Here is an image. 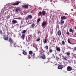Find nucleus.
<instances>
[{
  "instance_id": "nucleus-34",
  "label": "nucleus",
  "mask_w": 76,
  "mask_h": 76,
  "mask_svg": "<svg viewBox=\"0 0 76 76\" xmlns=\"http://www.w3.org/2000/svg\"><path fill=\"white\" fill-rule=\"evenodd\" d=\"M0 34H2V31L0 29Z\"/></svg>"
},
{
  "instance_id": "nucleus-39",
  "label": "nucleus",
  "mask_w": 76,
  "mask_h": 76,
  "mask_svg": "<svg viewBox=\"0 0 76 76\" xmlns=\"http://www.w3.org/2000/svg\"><path fill=\"white\" fill-rule=\"evenodd\" d=\"M56 17V15H54L53 16V18H54Z\"/></svg>"
},
{
  "instance_id": "nucleus-36",
  "label": "nucleus",
  "mask_w": 76,
  "mask_h": 76,
  "mask_svg": "<svg viewBox=\"0 0 76 76\" xmlns=\"http://www.w3.org/2000/svg\"><path fill=\"white\" fill-rule=\"evenodd\" d=\"M16 19H20H20H21V18L19 17V18H16Z\"/></svg>"
},
{
  "instance_id": "nucleus-44",
  "label": "nucleus",
  "mask_w": 76,
  "mask_h": 76,
  "mask_svg": "<svg viewBox=\"0 0 76 76\" xmlns=\"http://www.w3.org/2000/svg\"><path fill=\"white\" fill-rule=\"evenodd\" d=\"M75 36H75V37H76V34L75 35Z\"/></svg>"
},
{
  "instance_id": "nucleus-37",
  "label": "nucleus",
  "mask_w": 76,
  "mask_h": 76,
  "mask_svg": "<svg viewBox=\"0 0 76 76\" xmlns=\"http://www.w3.org/2000/svg\"><path fill=\"white\" fill-rule=\"evenodd\" d=\"M56 58H57V59H59L60 58H59L58 57V56H56Z\"/></svg>"
},
{
  "instance_id": "nucleus-40",
  "label": "nucleus",
  "mask_w": 76,
  "mask_h": 76,
  "mask_svg": "<svg viewBox=\"0 0 76 76\" xmlns=\"http://www.w3.org/2000/svg\"><path fill=\"white\" fill-rule=\"evenodd\" d=\"M32 37V35H29L28 37Z\"/></svg>"
},
{
  "instance_id": "nucleus-22",
  "label": "nucleus",
  "mask_w": 76,
  "mask_h": 76,
  "mask_svg": "<svg viewBox=\"0 0 76 76\" xmlns=\"http://www.w3.org/2000/svg\"><path fill=\"white\" fill-rule=\"evenodd\" d=\"M26 31L25 30H24L21 31V33H22V34H25V33H26Z\"/></svg>"
},
{
  "instance_id": "nucleus-29",
  "label": "nucleus",
  "mask_w": 76,
  "mask_h": 76,
  "mask_svg": "<svg viewBox=\"0 0 76 76\" xmlns=\"http://www.w3.org/2000/svg\"><path fill=\"white\" fill-rule=\"evenodd\" d=\"M53 52V50L52 49H50L49 50V53H51Z\"/></svg>"
},
{
  "instance_id": "nucleus-35",
  "label": "nucleus",
  "mask_w": 76,
  "mask_h": 76,
  "mask_svg": "<svg viewBox=\"0 0 76 76\" xmlns=\"http://www.w3.org/2000/svg\"><path fill=\"white\" fill-rule=\"evenodd\" d=\"M40 40V39H37V40L36 41H39Z\"/></svg>"
},
{
  "instance_id": "nucleus-41",
  "label": "nucleus",
  "mask_w": 76,
  "mask_h": 76,
  "mask_svg": "<svg viewBox=\"0 0 76 76\" xmlns=\"http://www.w3.org/2000/svg\"><path fill=\"white\" fill-rule=\"evenodd\" d=\"M33 56H35V53H33Z\"/></svg>"
},
{
  "instance_id": "nucleus-3",
  "label": "nucleus",
  "mask_w": 76,
  "mask_h": 76,
  "mask_svg": "<svg viewBox=\"0 0 76 76\" xmlns=\"http://www.w3.org/2000/svg\"><path fill=\"white\" fill-rule=\"evenodd\" d=\"M67 71H71L72 70V67L70 66H68L67 68Z\"/></svg>"
},
{
  "instance_id": "nucleus-26",
  "label": "nucleus",
  "mask_w": 76,
  "mask_h": 76,
  "mask_svg": "<svg viewBox=\"0 0 76 76\" xmlns=\"http://www.w3.org/2000/svg\"><path fill=\"white\" fill-rule=\"evenodd\" d=\"M45 48L46 49V50H48V45H46V46H45Z\"/></svg>"
},
{
  "instance_id": "nucleus-1",
  "label": "nucleus",
  "mask_w": 76,
  "mask_h": 76,
  "mask_svg": "<svg viewBox=\"0 0 76 76\" xmlns=\"http://www.w3.org/2000/svg\"><path fill=\"white\" fill-rule=\"evenodd\" d=\"M42 14L43 16H44L45 14V12L44 11H42V12H39L38 13V15H41Z\"/></svg>"
},
{
  "instance_id": "nucleus-30",
  "label": "nucleus",
  "mask_w": 76,
  "mask_h": 76,
  "mask_svg": "<svg viewBox=\"0 0 76 76\" xmlns=\"http://www.w3.org/2000/svg\"><path fill=\"white\" fill-rule=\"evenodd\" d=\"M66 54L68 56H70V53L67 52L66 53Z\"/></svg>"
},
{
  "instance_id": "nucleus-8",
  "label": "nucleus",
  "mask_w": 76,
  "mask_h": 76,
  "mask_svg": "<svg viewBox=\"0 0 76 76\" xmlns=\"http://www.w3.org/2000/svg\"><path fill=\"white\" fill-rule=\"evenodd\" d=\"M69 31L70 32H72V33H75V31L72 28H69Z\"/></svg>"
},
{
  "instance_id": "nucleus-28",
  "label": "nucleus",
  "mask_w": 76,
  "mask_h": 76,
  "mask_svg": "<svg viewBox=\"0 0 76 76\" xmlns=\"http://www.w3.org/2000/svg\"><path fill=\"white\" fill-rule=\"evenodd\" d=\"M68 43H69V44H72V43H71V42H70V40H69V39H68Z\"/></svg>"
},
{
  "instance_id": "nucleus-20",
  "label": "nucleus",
  "mask_w": 76,
  "mask_h": 76,
  "mask_svg": "<svg viewBox=\"0 0 76 76\" xmlns=\"http://www.w3.org/2000/svg\"><path fill=\"white\" fill-rule=\"evenodd\" d=\"M19 2H18L16 3H14L13 4V6H16V5H18L19 4Z\"/></svg>"
},
{
  "instance_id": "nucleus-31",
  "label": "nucleus",
  "mask_w": 76,
  "mask_h": 76,
  "mask_svg": "<svg viewBox=\"0 0 76 76\" xmlns=\"http://www.w3.org/2000/svg\"><path fill=\"white\" fill-rule=\"evenodd\" d=\"M40 20H41V19L38 18L37 20V22H39V21H40Z\"/></svg>"
},
{
  "instance_id": "nucleus-10",
  "label": "nucleus",
  "mask_w": 76,
  "mask_h": 76,
  "mask_svg": "<svg viewBox=\"0 0 76 76\" xmlns=\"http://www.w3.org/2000/svg\"><path fill=\"white\" fill-rule=\"evenodd\" d=\"M32 18V16L31 15H28V18L26 19V20H28V19H31Z\"/></svg>"
},
{
  "instance_id": "nucleus-24",
  "label": "nucleus",
  "mask_w": 76,
  "mask_h": 76,
  "mask_svg": "<svg viewBox=\"0 0 76 76\" xmlns=\"http://www.w3.org/2000/svg\"><path fill=\"white\" fill-rule=\"evenodd\" d=\"M56 50H57V51H60V48H58V47H57L56 48Z\"/></svg>"
},
{
  "instance_id": "nucleus-45",
  "label": "nucleus",
  "mask_w": 76,
  "mask_h": 76,
  "mask_svg": "<svg viewBox=\"0 0 76 76\" xmlns=\"http://www.w3.org/2000/svg\"><path fill=\"white\" fill-rule=\"evenodd\" d=\"M61 45V43L60 44Z\"/></svg>"
},
{
  "instance_id": "nucleus-9",
  "label": "nucleus",
  "mask_w": 76,
  "mask_h": 76,
  "mask_svg": "<svg viewBox=\"0 0 76 76\" xmlns=\"http://www.w3.org/2000/svg\"><path fill=\"white\" fill-rule=\"evenodd\" d=\"M40 57H41V58H42V59H43V60H45V55L43 54L42 56Z\"/></svg>"
},
{
  "instance_id": "nucleus-11",
  "label": "nucleus",
  "mask_w": 76,
  "mask_h": 76,
  "mask_svg": "<svg viewBox=\"0 0 76 76\" xmlns=\"http://www.w3.org/2000/svg\"><path fill=\"white\" fill-rule=\"evenodd\" d=\"M9 42L10 43H12L13 42V39L11 38H10L9 39Z\"/></svg>"
},
{
  "instance_id": "nucleus-6",
  "label": "nucleus",
  "mask_w": 76,
  "mask_h": 76,
  "mask_svg": "<svg viewBox=\"0 0 76 76\" xmlns=\"http://www.w3.org/2000/svg\"><path fill=\"white\" fill-rule=\"evenodd\" d=\"M64 20H61L59 22V24H60L61 25H63L64 24Z\"/></svg>"
},
{
  "instance_id": "nucleus-27",
  "label": "nucleus",
  "mask_w": 76,
  "mask_h": 76,
  "mask_svg": "<svg viewBox=\"0 0 76 76\" xmlns=\"http://www.w3.org/2000/svg\"><path fill=\"white\" fill-rule=\"evenodd\" d=\"M66 35H70V33L67 31L66 32Z\"/></svg>"
},
{
  "instance_id": "nucleus-18",
  "label": "nucleus",
  "mask_w": 76,
  "mask_h": 76,
  "mask_svg": "<svg viewBox=\"0 0 76 76\" xmlns=\"http://www.w3.org/2000/svg\"><path fill=\"white\" fill-rule=\"evenodd\" d=\"M35 26V23H33L31 25V27H32V28L33 29H34V26Z\"/></svg>"
},
{
  "instance_id": "nucleus-2",
  "label": "nucleus",
  "mask_w": 76,
  "mask_h": 76,
  "mask_svg": "<svg viewBox=\"0 0 76 76\" xmlns=\"http://www.w3.org/2000/svg\"><path fill=\"white\" fill-rule=\"evenodd\" d=\"M64 67H63V65H60L58 66V69H62Z\"/></svg>"
},
{
  "instance_id": "nucleus-12",
  "label": "nucleus",
  "mask_w": 76,
  "mask_h": 76,
  "mask_svg": "<svg viewBox=\"0 0 76 76\" xmlns=\"http://www.w3.org/2000/svg\"><path fill=\"white\" fill-rule=\"evenodd\" d=\"M15 11L16 12H18L20 11V8L19 7H17L15 9Z\"/></svg>"
},
{
  "instance_id": "nucleus-43",
  "label": "nucleus",
  "mask_w": 76,
  "mask_h": 76,
  "mask_svg": "<svg viewBox=\"0 0 76 76\" xmlns=\"http://www.w3.org/2000/svg\"><path fill=\"white\" fill-rule=\"evenodd\" d=\"M22 23H21V24H22Z\"/></svg>"
},
{
  "instance_id": "nucleus-46",
  "label": "nucleus",
  "mask_w": 76,
  "mask_h": 76,
  "mask_svg": "<svg viewBox=\"0 0 76 76\" xmlns=\"http://www.w3.org/2000/svg\"><path fill=\"white\" fill-rule=\"evenodd\" d=\"M28 56H30L29 55H28Z\"/></svg>"
},
{
  "instance_id": "nucleus-5",
  "label": "nucleus",
  "mask_w": 76,
  "mask_h": 76,
  "mask_svg": "<svg viewBox=\"0 0 76 76\" xmlns=\"http://www.w3.org/2000/svg\"><path fill=\"white\" fill-rule=\"evenodd\" d=\"M12 24H15L18 23V21L16 20H15L14 19H13L12 20Z\"/></svg>"
},
{
  "instance_id": "nucleus-21",
  "label": "nucleus",
  "mask_w": 76,
  "mask_h": 76,
  "mask_svg": "<svg viewBox=\"0 0 76 76\" xmlns=\"http://www.w3.org/2000/svg\"><path fill=\"white\" fill-rule=\"evenodd\" d=\"M43 41L44 44H45V43H47V39H45Z\"/></svg>"
},
{
  "instance_id": "nucleus-33",
  "label": "nucleus",
  "mask_w": 76,
  "mask_h": 76,
  "mask_svg": "<svg viewBox=\"0 0 76 76\" xmlns=\"http://www.w3.org/2000/svg\"><path fill=\"white\" fill-rule=\"evenodd\" d=\"M10 18V16L8 15L6 17V18H7V19H9Z\"/></svg>"
},
{
  "instance_id": "nucleus-25",
  "label": "nucleus",
  "mask_w": 76,
  "mask_h": 76,
  "mask_svg": "<svg viewBox=\"0 0 76 76\" xmlns=\"http://www.w3.org/2000/svg\"><path fill=\"white\" fill-rule=\"evenodd\" d=\"M52 58H53L54 59L56 58V56L54 55V54H52Z\"/></svg>"
},
{
  "instance_id": "nucleus-38",
  "label": "nucleus",
  "mask_w": 76,
  "mask_h": 76,
  "mask_svg": "<svg viewBox=\"0 0 76 76\" xmlns=\"http://www.w3.org/2000/svg\"><path fill=\"white\" fill-rule=\"evenodd\" d=\"M75 50H76V47H75L74 51H75Z\"/></svg>"
},
{
  "instance_id": "nucleus-14",
  "label": "nucleus",
  "mask_w": 76,
  "mask_h": 76,
  "mask_svg": "<svg viewBox=\"0 0 76 76\" xmlns=\"http://www.w3.org/2000/svg\"><path fill=\"white\" fill-rule=\"evenodd\" d=\"M46 21H43L42 23V26H45L46 25Z\"/></svg>"
},
{
  "instance_id": "nucleus-7",
  "label": "nucleus",
  "mask_w": 76,
  "mask_h": 76,
  "mask_svg": "<svg viewBox=\"0 0 76 76\" xmlns=\"http://www.w3.org/2000/svg\"><path fill=\"white\" fill-rule=\"evenodd\" d=\"M61 20H65V19H66V16H62L61 18Z\"/></svg>"
},
{
  "instance_id": "nucleus-42",
  "label": "nucleus",
  "mask_w": 76,
  "mask_h": 76,
  "mask_svg": "<svg viewBox=\"0 0 76 76\" xmlns=\"http://www.w3.org/2000/svg\"><path fill=\"white\" fill-rule=\"evenodd\" d=\"M72 45H74V44H73V43H72V44H71Z\"/></svg>"
},
{
  "instance_id": "nucleus-32",
  "label": "nucleus",
  "mask_w": 76,
  "mask_h": 76,
  "mask_svg": "<svg viewBox=\"0 0 76 76\" xmlns=\"http://www.w3.org/2000/svg\"><path fill=\"white\" fill-rule=\"evenodd\" d=\"M62 59L63 60H65V61H67V59L64 57Z\"/></svg>"
},
{
  "instance_id": "nucleus-13",
  "label": "nucleus",
  "mask_w": 76,
  "mask_h": 76,
  "mask_svg": "<svg viewBox=\"0 0 76 76\" xmlns=\"http://www.w3.org/2000/svg\"><path fill=\"white\" fill-rule=\"evenodd\" d=\"M57 34L59 36H60V35H61V32L60 30H59L58 31Z\"/></svg>"
},
{
  "instance_id": "nucleus-23",
  "label": "nucleus",
  "mask_w": 76,
  "mask_h": 76,
  "mask_svg": "<svg viewBox=\"0 0 76 76\" xmlns=\"http://www.w3.org/2000/svg\"><path fill=\"white\" fill-rule=\"evenodd\" d=\"M61 44L62 45H65V42H64V41H63L62 42Z\"/></svg>"
},
{
  "instance_id": "nucleus-16",
  "label": "nucleus",
  "mask_w": 76,
  "mask_h": 76,
  "mask_svg": "<svg viewBox=\"0 0 76 76\" xmlns=\"http://www.w3.org/2000/svg\"><path fill=\"white\" fill-rule=\"evenodd\" d=\"M23 7H24V8H26V9L27 8H28V5H25L23 6Z\"/></svg>"
},
{
  "instance_id": "nucleus-15",
  "label": "nucleus",
  "mask_w": 76,
  "mask_h": 76,
  "mask_svg": "<svg viewBox=\"0 0 76 76\" xmlns=\"http://www.w3.org/2000/svg\"><path fill=\"white\" fill-rule=\"evenodd\" d=\"M28 54H29L30 55H31H31H32L33 54V52H32V51L31 50H30L29 51Z\"/></svg>"
},
{
  "instance_id": "nucleus-17",
  "label": "nucleus",
  "mask_w": 76,
  "mask_h": 76,
  "mask_svg": "<svg viewBox=\"0 0 76 76\" xmlns=\"http://www.w3.org/2000/svg\"><path fill=\"white\" fill-rule=\"evenodd\" d=\"M23 54L25 55V56H26L27 55V52H26L25 51L23 50Z\"/></svg>"
},
{
  "instance_id": "nucleus-4",
  "label": "nucleus",
  "mask_w": 76,
  "mask_h": 76,
  "mask_svg": "<svg viewBox=\"0 0 76 76\" xmlns=\"http://www.w3.org/2000/svg\"><path fill=\"white\" fill-rule=\"evenodd\" d=\"M3 38L5 41H7L8 40V37L6 36V35H4L3 37Z\"/></svg>"
},
{
  "instance_id": "nucleus-19",
  "label": "nucleus",
  "mask_w": 76,
  "mask_h": 76,
  "mask_svg": "<svg viewBox=\"0 0 76 76\" xmlns=\"http://www.w3.org/2000/svg\"><path fill=\"white\" fill-rule=\"evenodd\" d=\"M25 34H22L21 37V38L22 39H24L25 38Z\"/></svg>"
}]
</instances>
